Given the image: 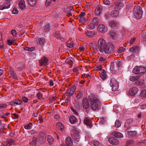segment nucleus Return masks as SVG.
Returning a JSON list of instances; mask_svg holds the SVG:
<instances>
[{"mask_svg": "<svg viewBox=\"0 0 146 146\" xmlns=\"http://www.w3.org/2000/svg\"><path fill=\"white\" fill-rule=\"evenodd\" d=\"M88 99L90 102L92 109L95 110L100 109L102 105V103L98 96L91 94L88 96Z\"/></svg>", "mask_w": 146, "mask_h": 146, "instance_id": "obj_1", "label": "nucleus"}, {"mask_svg": "<svg viewBox=\"0 0 146 146\" xmlns=\"http://www.w3.org/2000/svg\"><path fill=\"white\" fill-rule=\"evenodd\" d=\"M134 15L137 19H141L142 16L143 11L142 8L139 5L135 6L133 10Z\"/></svg>", "mask_w": 146, "mask_h": 146, "instance_id": "obj_2", "label": "nucleus"}, {"mask_svg": "<svg viewBox=\"0 0 146 146\" xmlns=\"http://www.w3.org/2000/svg\"><path fill=\"white\" fill-rule=\"evenodd\" d=\"M107 44L105 40L102 38L100 39L98 41V48L99 51L103 52L104 48L106 46Z\"/></svg>", "mask_w": 146, "mask_h": 146, "instance_id": "obj_3", "label": "nucleus"}, {"mask_svg": "<svg viewBox=\"0 0 146 146\" xmlns=\"http://www.w3.org/2000/svg\"><path fill=\"white\" fill-rule=\"evenodd\" d=\"M114 45L111 43H109L106 45V46L104 48V52L105 53L111 54L113 50Z\"/></svg>", "mask_w": 146, "mask_h": 146, "instance_id": "obj_4", "label": "nucleus"}, {"mask_svg": "<svg viewBox=\"0 0 146 146\" xmlns=\"http://www.w3.org/2000/svg\"><path fill=\"white\" fill-rule=\"evenodd\" d=\"M110 86L112 87L111 90L112 91H116L118 88V82L114 78L111 79L110 82Z\"/></svg>", "mask_w": 146, "mask_h": 146, "instance_id": "obj_5", "label": "nucleus"}, {"mask_svg": "<svg viewBox=\"0 0 146 146\" xmlns=\"http://www.w3.org/2000/svg\"><path fill=\"white\" fill-rule=\"evenodd\" d=\"M132 72L136 74L144 73L146 72V69L143 67L136 66L133 69Z\"/></svg>", "mask_w": 146, "mask_h": 146, "instance_id": "obj_6", "label": "nucleus"}, {"mask_svg": "<svg viewBox=\"0 0 146 146\" xmlns=\"http://www.w3.org/2000/svg\"><path fill=\"white\" fill-rule=\"evenodd\" d=\"M120 33L118 32H110L109 33V37L113 40L118 39L120 36Z\"/></svg>", "mask_w": 146, "mask_h": 146, "instance_id": "obj_7", "label": "nucleus"}, {"mask_svg": "<svg viewBox=\"0 0 146 146\" xmlns=\"http://www.w3.org/2000/svg\"><path fill=\"white\" fill-rule=\"evenodd\" d=\"M71 133L72 138L74 140V141L76 143L78 142L80 139V137L79 134L74 131H71Z\"/></svg>", "mask_w": 146, "mask_h": 146, "instance_id": "obj_8", "label": "nucleus"}, {"mask_svg": "<svg viewBox=\"0 0 146 146\" xmlns=\"http://www.w3.org/2000/svg\"><path fill=\"white\" fill-rule=\"evenodd\" d=\"M97 29L98 31L102 33H104L107 31L108 29L104 25L100 24L98 27Z\"/></svg>", "mask_w": 146, "mask_h": 146, "instance_id": "obj_9", "label": "nucleus"}, {"mask_svg": "<svg viewBox=\"0 0 146 146\" xmlns=\"http://www.w3.org/2000/svg\"><path fill=\"white\" fill-rule=\"evenodd\" d=\"M109 25L111 28L115 29L119 26V23L115 20H112L109 23Z\"/></svg>", "mask_w": 146, "mask_h": 146, "instance_id": "obj_10", "label": "nucleus"}, {"mask_svg": "<svg viewBox=\"0 0 146 146\" xmlns=\"http://www.w3.org/2000/svg\"><path fill=\"white\" fill-rule=\"evenodd\" d=\"M18 6L19 8L22 10H25L26 9L25 2L24 0H21L19 2Z\"/></svg>", "mask_w": 146, "mask_h": 146, "instance_id": "obj_11", "label": "nucleus"}, {"mask_svg": "<svg viewBox=\"0 0 146 146\" xmlns=\"http://www.w3.org/2000/svg\"><path fill=\"white\" fill-rule=\"evenodd\" d=\"M86 35L89 38L93 37L97 34L96 32L94 31H85Z\"/></svg>", "mask_w": 146, "mask_h": 146, "instance_id": "obj_12", "label": "nucleus"}, {"mask_svg": "<svg viewBox=\"0 0 146 146\" xmlns=\"http://www.w3.org/2000/svg\"><path fill=\"white\" fill-rule=\"evenodd\" d=\"M10 5V2H6L5 1L3 4L0 5V9L3 10L9 8Z\"/></svg>", "mask_w": 146, "mask_h": 146, "instance_id": "obj_13", "label": "nucleus"}, {"mask_svg": "<svg viewBox=\"0 0 146 146\" xmlns=\"http://www.w3.org/2000/svg\"><path fill=\"white\" fill-rule=\"evenodd\" d=\"M139 90L136 87H133L129 90V94L131 96H134L137 94Z\"/></svg>", "mask_w": 146, "mask_h": 146, "instance_id": "obj_14", "label": "nucleus"}, {"mask_svg": "<svg viewBox=\"0 0 146 146\" xmlns=\"http://www.w3.org/2000/svg\"><path fill=\"white\" fill-rule=\"evenodd\" d=\"M48 61L47 58L46 57H43L39 60L40 65V66L46 65Z\"/></svg>", "mask_w": 146, "mask_h": 146, "instance_id": "obj_15", "label": "nucleus"}, {"mask_svg": "<svg viewBox=\"0 0 146 146\" xmlns=\"http://www.w3.org/2000/svg\"><path fill=\"white\" fill-rule=\"evenodd\" d=\"M108 141L110 143L113 145H117L119 143V141L117 139L113 137L109 138Z\"/></svg>", "mask_w": 146, "mask_h": 146, "instance_id": "obj_16", "label": "nucleus"}, {"mask_svg": "<svg viewBox=\"0 0 146 146\" xmlns=\"http://www.w3.org/2000/svg\"><path fill=\"white\" fill-rule=\"evenodd\" d=\"M84 123L90 128H91L92 126V124L91 120L88 118H86L84 119Z\"/></svg>", "mask_w": 146, "mask_h": 146, "instance_id": "obj_17", "label": "nucleus"}, {"mask_svg": "<svg viewBox=\"0 0 146 146\" xmlns=\"http://www.w3.org/2000/svg\"><path fill=\"white\" fill-rule=\"evenodd\" d=\"M124 6V4L120 1H118L116 3L115 7H114L115 9H117L119 10L121 9Z\"/></svg>", "mask_w": 146, "mask_h": 146, "instance_id": "obj_18", "label": "nucleus"}, {"mask_svg": "<svg viewBox=\"0 0 146 146\" xmlns=\"http://www.w3.org/2000/svg\"><path fill=\"white\" fill-rule=\"evenodd\" d=\"M75 89L74 88H71L67 90L66 94L68 96H70L72 95L74 92Z\"/></svg>", "mask_w": 146, "mask_h": 146, "instance_id": "obj_19", "label": "nucleus"}, {"mask_svg": "<svg viewBox=\"0 0 146 146\" xmlns=\"http://www.w3.org/2000/svg\"><path fill=\"white\" fill-rule=\"evenodd\" d=\"M56 127L58 129L61 131H63L64 129V127L61 122H59L56 123Z\"/></svg>", "mask_w": 146, "mask_h": 146, "instance_id": "obj_20", "label": "nucleus"}, {"mask_svg": "<svg viewBox=\"0 0 146 146\" xmlns=\"http://www.w3.org/2000/svg\"><path fill=\"white\" fill-rule=\"evenodd\" d=\"M65 141L67 146H72V141L70 137H68L66 138Z\"/></svg>", "mask_w": 146, "mask_h": 146, "instance_id": "obj_21", "label": "nucleus"}, {"mask_svg": "<svg viewBox=\"0 0 146 146\" xmlns=\"http://www.w3.org/2000/svg\"><path fill=\"white\" fill-rule=\"evenodd\" d=\"M102 7L101 5L97 6L95 10V13L97 15H100L102 13Z\"/></svg>", "mask_w": 146, "mask_h": 146, "instance_id": "obj_22", "label": "nucleus"}, {"mask_svg": "<svg viewBox=\"0 0 146 146\" xmlns=\"http://www.w3.org/2000/svg\"><path fill=\"white\" fill-rule=\"evenodd\" d=\"M111 14L112 17H116L119 14V10L117 9H114V10H113L111 11Z\"/></svg>", "mask_w": 146, "mask_h": 146, "instance_id": "obj_23", "label": "nucleus"}, {"mask_svg": "<svg viewBox=\"0 0 146 146\" xmlns=\"http://www.w3.org/2000/svg\"><path fill=\"white\" fill-rule=\"evenodd\" d=\"M71 124L76 123L77 120L76 117L74 115H71L69 118Z\"/></svg>", "mask_w": 146, "mask_h": 146, "instance_id": "obj_24", "label": "nucleus"}, {"mask_svg": "<svg viewBox=\"0 0 146 146\" xmlns=\"http://www.w3.org/2000/svg\"><path fill=\"white\" fill-rule=\"evenodd\" d=\"M76 98L77 99L79 100L82 98L83 96V92L82 91L78 92L76 93Z\"/></svg>", "mask_w": 146, "mask_h": 146, "instance_id": "obj_25", "label": "nucleus"}, {"mask_svg": "<svg viewBox=\"0 0 146 146\" xmlns=\"http://www.w3.org/2000/svg\"><path fill=\"white\" fill-rule=\"evenodd\" d=\"M74 59L72 57H69L65 61L66 63H67L71 66L70 67L73 65V60Z\"/></svg>", "mask_w": 146, "mask_h": 146, "instance_id": "obj_26", "label": "nucleus"}, {"mask_svg": "<svg viewBox=\"0 0 146 146\" xmlns=\"http://www.w3.org/2000/svg\"><path fill=\"white\" fill-rule=\"evenodd\" d=\"M144 83V81L142 79H139V78L137 80L136 82H135V84L136 85H143V86Z\"/></svg>", "mask_w": 146, "mask_h": 146, "instance_id": "obj_27", "label": "nucleus"}, {"mask_svg": "<svg viewBox=\"0 0 146 146\" xmlns=\"http://www.w3.org/2000/svg\"><path fill=\"white\" fill-rule=\"evenodd\" d=\"M89 106V103L87 99L84 98L83 100V106L84 108H87Z\"/></svg>", "mask_w": 146, "mask_h": 146, "instance_id": "obj_28", "label": "nucleus"}, {"mask_svg": "<svg viewBox=\"0 0 146 146\" xmlns=\"http://www.w3.org/2000/svg\"><path fill=\"white\" fill-rule=\"evenodd\" d=\"M127 134L131 137H134L137 135V133L135 131H127Z\"/></svg>", "mask_w": 146, "mask_h": 146, "instance_id": "obj_29", "label": "nucleus"}, {"mask_svg": "<svg viewBox=\"0 0 146 146\" xmlns=\"http://www.w3.org/2000/svg\"><path fill=\"white\" fill-rule=\"evenodd\" d=\"M100 77L102 79L104 80L106 78V72L105 70L103 69L100 74Z\"/></svg>", "mask_w": 146, "mask_h": 146, "instance_id": "obj_30", "label": "nucleus"}, {"mask_svg": "<svg viewBox=\"0 0 146 146\" xmlns=\"http://www.w3.org/2000/svg\"><path fill=\"white\" fill-rule=\"evenodd\" d=\"M113 135L114 136L117 138H122L123 135L120 132L117 131H115L113 132Z\"/></svg>", "mask_w": 146, "mask_h": 146, "instance_id": "obj_31", "label": "nucleus"}, {"mask_svg": "<svg viewBox=\"0 0 146 146\" xmlns=\"http://www.w3.org/2000/svg\"><path fill=\"white\" fill-rule=\"evenodd\" d=\"M47 141L49 144H52L54 141V139L51 136L48 135L47 137Z\"/></svg>", "mask_w": 146, "mask_h": 146, "instance_id": "obj_32", "label": "nucleus"}, {"mask_svg": "<svg viewBox=\"0 0 146 146\" xmlns=\"http://www.w3.org/2000/svg\"><path fill=\"white\" fill-rule=\"evenodd\" d=\"M45 40V39L44 38H38L37 40V43L39 45H42L44 42Z\"/></svg>", "mask_w": 146, "mask_h": 146, "instance_id": "obj_33", "label": "nucleus"}, {"mask_svg": "<svg viewBox=\"0 0 146 146\" xmlns=\"http://www.w3.org/2000/svg\"><path fill=\"white\" fill-rule=\"evenodd\" d=\"M140 77L139 76H133L130 77L129 80L131 81H136Z\"/></svg>", "mask_w": 146, "mask_h": 146, "instance_id": "obj_34", "label": "nucleus"}, {"mask_svg": "<svg viewBox=\"0 0 146 146\" xmlns=\"http://www.w3.org/2000/svg\"><path fill=\"white\" fill-rule=\"evenodd\" d=\"M140 96L142 98H145L146 97V90H141Z\"/></svg>", "mask_w": 146, "mask_h": 146, "instance_id": "obj_35", "label": "nucleus"}, {"mask_svg": "<svg viewBox=\"0 0 146 146\" xmlns=\"http://www.w3.org/2000/svg\"><path fill=\"white\" fill-rule=\"evenodd\" d=\"M7 146H10L14 144L15 143V141L13 139H10L8 140L7 142Z\"/></svg>", "mask_w": 146, "mask_h": 146, "instance_id": "obj_36", "label": "nucleus"}, {"mask_svg": "<svg viewBox=\"0 0 146 146\" xmlns=\"http://www.w3.org/2000/svg\"><path fill=\"white\" fill-rule=\"evenodd\" d=\"M29 4L31 6H33L36 4V0H27Z\"/></svg>", "mask_w": 146, "mask_h": 146, "instance_id": "obj_37", "label": "nucleus"}, {"mask_svg": "<svg viewBox=\"0 0 146 146\" xmlns=\"http://www.w3.org/2000/svg\"><path fill=\"white\" fill-rule=\"evenodd\" d=\"M15 106L22 104V102L18 99H17L14 100Z\"/></svg>", "mask_w": 146, "mask_h": 146, "instance_id": "obj_38", "label": "nucleus"}, {"mask_svg": "<svg viewBox=\"0 0 146 146\" xmlns=\"http://www.w3.org/2000/svg\"><path fill=\"white\" fill-rule=\"evenodd\" d=\"M37 143V139L35 137H34L33 138V140L31 144H32L33 146H36Z\"/></svg>", "mask_w": 146, "mask_h": 146, "instance_id": "obj_39", "label": "nucleus"}, {"mask_svg": "<svg viewBox=\"0 0 146 146\" xmlns=\"http://www.w3.org/2000/svg\"><path fill=\"white\" fill-rule=\"evenodd\" d=\"M95 24L91 22L88 25L87 28L90 29H93L95 28Z\"/></svg>", "mask_w": 146, "mask_h": 146, "instance_id": "obj_40", "label": "nucleus"}, {"mask_svg": "<svg viewBox=\"0 0 146 146\" xmlns=\"http://www.w3.org/2000/svg\"><path fill=\"white\" fill-rule=\"evenodd\" d=\"M92 144L94 146H102V145L97 141L93 142Z\"/></svg>", "mask_w": 146, "mask_h": 146, "instance_id": "obj_41", "label": "nucleus"}, {"mask_svg": "<svg viewBox=\"0 0 146 146\" xmlns=\"http://www.w3.org/2000/svg\"><path fill=\"white\" fill-rule=\"evenodd\" d=\"M35 48L34 47H31L29 48L27 46H25L24 48V49L25 50H27L29 51H33Z\"/></svg>", "mask_w": 146, "mask_h": 146, "instance_id": "obj_42", "label": "nucleus"}, {"mask_svg": "<svg viewBox=\"0 0 146 146\" xmlns=\"http://www.w3.org/2000/svg\"><path fill=\"white\" fill-rule=\"evenodd\" d=\"M54 36L57 38H60V35L59 32L58 31H56L54 34Z\"/></svg>", "mask_w": 146, "mask_h": 146, "instance_id": "obj_43", "label": "nucleus"}, {"mask_svg": "<svg viewBox=\"0 0 146 146\" xmlns=\"http://www.w3.org/2000/svg\"><path fill=\"white\" fill-rule=\"evenodd\" d=\"M32 126V123H30L25 125L24 126V127L26 129H29L31 128Z\"/></svg>", "mask_w": 146, "mask_h": 146, "instance_id": "obj_44", "label": "nucleus"}, {"mask_svg": "<svg viewBox=\"0 0 146 146\" xmlns=\"http://www.w3.org/2000/svg\"><path fill=\"white\" fill-rule=\"evenodd\" d=\"M121 123L118 120H116L115 122V126L117 128L119 127L121 125Z\"/></svg>", "mask_w": 146, "mask_h": 146, "instance_id": "obj_45", "label": "nucleus"}, {"mask_svg": "<svg viewBox=\"0 0 146 146\" xmlns=\"http://www.w3.org/2000/svg\"><path fill=\"white\" fill-rule=\"evenodd\" d=\"M86 20V18L85 17V16L80 17L79 21L81 23H84Z\"/></svg>", "mask_w": 146, "mask_h": 146, "instance_id": "obj_46", "label": "nucleus"}, {"mask_svg": "<svg viewBox=\"0 0 146 146\" xmlns=\"http://www.w3.org/2000/svg\"><path fill=\"white\" fill-rule=\"evenodd\" d=\"M131 120V121H132V120H129V121H128L127 122H126L124 125V127L125 128H126V129H129L131 128V127L129 125V124L128 123V122H129V121Z\"/></svg>", "mask_w": 146, "mask_h": 146, "instance_id": "obj_47", "label": "nucleus"}, {"mask_svg": "<svg viewBox=\"0 0 146 146\" xmlns=\"http://www.w3.org/2000/svg\"><path fill=\"white\" fill-rule=\"evenodd\" d=\"M7 105L6 104H0V110L5 108L7 107Z\"/></svg>", "mask_w": 146, "mask_h": 146, "instance_id": "obj_48", "label": "nucleus"}, {"mask_svg": "<svg viewBox=\"0 0 146 146\" xmlns=\"http://www.w3.org/2000/svg\"><path fill=\"white\" fill-rule=\"evenodd\" d=\"M125 50V48L123 47H120L117 50V52L119 53H121Z\"/></svg>", "mask_w": 146, "mask_h": 146, "instance_id": "obj_49", "label": "nucleus"}, {"mask_svg": "<svg viewBox=\"0 0 146 146\" xmlns=\"http://www.w3.org/2000/svg\"><path fill=\"white\" fill-rule=\"evenodd\" d=\"M18 12L19 11L16 7L14 8L12 11V13L13 14H17Z\"/></svg>", "mask_w": 146, "mask_h": 146, "instance_id": "obj_50", "label": "nucleus"}, {"mask_svg": "<svg viewBox=\"0 0 146 146\" xmlns=\"http://www.w3.org/2000/svg\"><path fill=\"white\" fill-rule=\"evenodd\" d=\"M66 46L70 48H72L74 46V44L71 42V43H66Z\"/></svg>", "mask_w": 146, "mask_h": 146, "instance_id": "obj_51", "label": "nucleus"}, {"mask_svg": "<svg viewBox=\"0 0 146 146\" xmlns=\"http://www.w3.org/2000/svg\"><path fill=\"white\" fill-rule=\"evenodd\" d=\"M103 2L104 4L106 5H109L110 4V3L109 0H103Z\"/></svg>", "mask_w": 146, "mask_h": 146, "instance_id": "obj_52", "label": "nucleus"}, {"mask_svg": "<svg viewBox=\"0 0 146 146\" xmlns=\"http://www.w3.org/2000/svg\"><path fill=\"white\" fill-rule=\"evenodd\" d=\"M136 39V38L135 37H133L131 38V39L129 41L130 44H132L135 42Z\"/></svg>", "mask_w": 146, "mask_h": 146, "instance_id": "obj_53", "label": "nucleus"}, {"mask_svg": "<svg viewBox=\"0 0 146 146\" xmlns=\"http://www.w3.org/2000/svg\"><path fill=\"white\" fill-rule=\"evenodd\" d=\"M11 34L13 37H15L16 36V31L15 30H13L11 31Z\"/></svg>", "mask_w": 146, "mask_h": 146, "instance_id": "obj_54", "label": "nucleus"}, {"mask_svg": "<svg viewBox=\"0 0 146 146\" xmlns=\"http://www.w3.org/2000/svg\"><path fill=\"white\" fill-rule=\"evenodd\" d=\"M98 22V19L96 17H94V18L92 21V22L94 24H95L96 23H97Z\"/></svg>", "mask_w": 146, "mask_h": 146, "instance_id": "obj_55", "label": "nucleus"}, {"mask_svg": "<svg viewBox=\"0 0 146 146\" xmlns=\"http://www.w3.org/2000/svg\"><path fill=\"white\" fill-rule=\"evenodd\" d=\"M50 28V26L49 24H47L44 27V31L47 32Z\"/></svg>", "mask_w": 146, "mask_h": 146, "instance_id": "obj_56", "label": "nucleus"}, {"mask_svg": "<svg viewBox=\"0 0 146 146\" xmlns=\"http://www.w3.org/2000/svg\"><path fill=\"white\" fill-rule=\"evenodd\" d=\"M36 96L40 100L42 98V95L41 93L39 92L37 94Z\"/></svg>", "mask_w": 146, "mask_h": 146, "instance_id": "obj_57", "label": "nucleus"}, {"mask_svg": "<svg viewBox=\"0 0 146 146\" xmlns=\"http://www.w3.org/2000/svg\"><path fill=\"white\" fill-rule=\"evenodd\" d=\"M99 61L101 62H103L106 61V59L105 58L101 57L99 58Z\"/></svg>", "mask_w": 146, "mask_h": 146, "instance_id": "obj_58", "label": "nucleus"}, {"mask_svg": "<svg viewBox=\"0 0 146 146\" xmlns=\"http://www.w3.org/2000/svg\"><path fill=\"white\" fill-rule=\"evenodd\" d=\"M14 40H8L7 41V42L8 44L10 46L14 42Z\"/></svg>", "mask_w": 146, "mask_h": 146, "instance_id": "obj_59", "label": "nucleus"}, {"mask_svg": "<svg viewBox=\"0 0 146 146\" xmlns=\"http://www.w3.org/2000/svg\"><path fill=\"white\" fill-rule=\"evenodd\" d=\"M133 47L135 52H136V51H138L139 50V49L138 46L136 45H134L133 46Z\"/></svg>", "mask_w": 146, "mask_h": 146, "instance_id": "obj_60", "label": "nucleus"}, {"mask_svg": "<svg viewBox=\"0 0 146 146\" xmlns=\"http://www.w3.org/2000/svg\"><path fill=\"white\" fill-rule=\"evenodd\" d=\"M23 101L25 103H27L28 101V99L25 97H23L22 98Z\"/></svg>", "mask_w": 146, "mask_h": 146, "instance_id": "obj_61", "label": "nucleus"}, {"mask_svg": "<svg viewBox=\"0 0 146 146\" xmlns=\"http://www.w3.org/2000/svg\"><path fill=\"white\" fill-rule=\"evenodd\" d=\"M7 127V125L5 124H2L1 125V128L2 129H5Z\"/></svg>", "mask_w": 146, "mask_h": 146, "instance_id": "obj_62", "label": "nucleus"}, {"mask_svg": "<svg viewBox=\"0 0 146 146\" xmlns=\"http://www.w3.org/2000/svg\"><path fill=\"white\" fill-rule=\"evenodd\" d=\"M51 1H52V0H46L45 2L46 5L47 6H49L50 4Z\"/></svg>", "mask_w": 146, "mask_h": 146, "instance_id": "obj_63", "label": "nucleus"}, {"mask_svg": "<svg viewBox=\"0 0 146 146\" xmlns=\"http://www.w3.org/2000/svg\"><path fill=\"white\" fill-rule=\"evenodd\" d=\"M133 143V141L132 140H129L127 141L126 144L127 145L129 146Z\"/></svg>", "mask_w": 146, "mask_h": 146, "instance_id": "obj_64", "label": "nucleus"}]
</instances>
